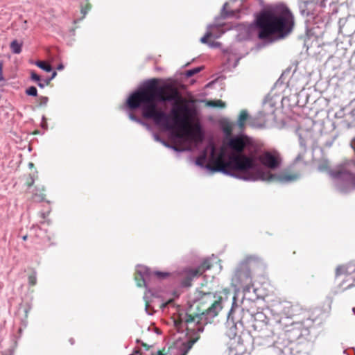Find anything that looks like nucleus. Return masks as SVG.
<instances>
[{"label":"nucleus","mask_w":355,"mask_h":355,"mask_svg":"<svg viewBox=\"0 0 355 355\" xmlns=\"http://www.w3.org/2000/svg\"><path fill=\"white\" fill-rule=\"evenodd\" d=\"M160 80L152 78L132 93L127 100L131 110L141 107L142 115L168 130L177 128V137L187 136L201 141L202 135L198 125L191 123V110L182 102L178 89L170 84L159 85Z\"/></svg>","instance_id":"nucleus-1"},{"label":"nucleus","mask_w":355,"mask_h":355,"mask_svg":"<svg viewBox=\"0 0 355 355\" xmlns=\"http://www.w3.org/2000/svg\"><path fill=\"white\" fill-rule=\"evenodd\" d=\"M255 25L258 38L261 40H279L292 33L295 19L286 5L277 3L261 10L256 17Z\"/></svg>","instance_id":"nucleus-2"},{"label":"nucleus","mask_w":355,"mask_h":355,"mask_svg":"<svg viewBox=\"0 0 355 355\" xmlns=\"http://www.w3.org/2000/svg\"><path fill=\"white\" fill-rule=\"evenodd\" d=\"M215 295L211 292L198 291L196 300V311H191V309L187 312L184 318L180 316V320L175 322L176 327L183 320L187 323L196 322L211 323L215 317L222 310V297L214 300Z\"/></svg>","instance_id":"nucleus-3"},{"label":"nucleus","mask_w":355,"mask_h":355,"mask_svg":"<svg viewBox=\"0 0 355 355\" xmlns=\"http://www.w3.org/2000/svg\"><path fill=\"white\" fill-rule=\"evenodd\" d=\"M206 167L214 172L230 173L232 171H247L254 167L253 159L245 155H230L227 161L225 159V151L221 149L218 153L212 146Z\"/></svg>","instance_id":"nucleus-4"},{"label":"nucleus","mask_w":355,"mask_h":355,"mask_svg":"<svg viewBox=\"0 0 355 355\" xmlns=\"http://www.w3.org/2000/svg\"><path fill=\"white\" fill-rule=\"evenodd\" d=\"M252 260L249 259L242 262L236 269L232 277V284L243 291H250L253 286L250 266Z\"/></svg>","instance_id":"nucleus-5"},{"label":"nucleus","mask_w":355,"mask_h":355,"mask_svg":"<svg viewBox=\"0 0 355 355\" xmlns=\"http://www.w3.org/2000/svg\"><path fill=\"white\" fill-rule=\"evenodd\" d=\"M330 175L336 180V187L343 192L355 188V174L345 169L331 171Z\"/></svg>","instance_id":"nucleus-6"},{"label":"nucleus","mask_w":355,"mask_h":355,"mask_svg":"<svg viewBox=\"0 0 355 355\" xmlns=\"http://www.w3.org/2000/svg\"><path fill=\"white\" fill-rule=\"evenodd\" d=\"M252 145V139L245 135H240L229 139L227 147L233 152L232 155H243L246 147Z\"/></svg>","instance_id":"nucleus-7"},{"label":"nucleus","mask_w":355,"mask_h":355,"mask_svg":"<svg viewBox=\"0 0 355 355\" xmlns=\"http://www.w3.org/2000/svg\"><path fill=\"white\" fill-rule=\"evenodd\" d=\"M260 162L266 167L275 169L279 166L282 159L279 153L274 151H265L259 157Z\"/></svg>","instance_id":"nucleus-8"},{"label":"nucleus","mask_w":355,"mask_h":355,"mask_svg":"<svg viewBox=\"0 0 355 355\" xmlns=\"http://www.w3.org/2000/svg\"><path fill=\"white\" fill-rule=\"evenodd\" d=\"M197 331H195V329L193 330L192 332H188L187 335L189 336V340L186 343H184V348L186 351L182 355H186L189 350L191 349L193 344L200 338V331H202L203 328L202 327H197Z\"/></svg>","instance_id":"nucleus-9"},{"label":"nucleus","mask_w":355,"mask_h":355,"mask_svg":"<svg viewBox=\"0 0 355 355\" xmlns=\"http://www.w3.org/2000/svg\"><path fill=\"white\" fill-rule=\"evenodd\" d=\"M45 189L43 186L35 187L31 191H29L31 193V199L34 201L42 202L45 199Z\"/></svg>","instance_id":"nucleus-10"},{"label":"nucleus","mask_w":355,"mask_h":355,"mask_svg":"<svg viewBox=\"0 0 355 355\" xmlns=\"http://www.w3.org/2000/svg\"><path fill=\"white\" fill-rule=\"evenodd\" d=\"M355 271V266L352 263L338 266L336 269V277L341 275L347 276Z\"/></svg>","instance_id":"nucleus-11"},{"label":"nucleus","mask_w":355,"mask_h":355,"mask_svg":"<svg viewBox=\"0 0 355 355\" xmlns=\"http://www.w3.org/2000/svg\"><path fill=\"white\" fill-rule=\"evenodd\" d=\"M211 264L209 260H205L197 268L193 269V277L202 275L207 270L210 269Z\"/></svg>","instance_id":"nucleus-12"},{"label":"nucleus","mask_w":355,"mask_h":355,"mask_svg":"<svg viewBox=\"0 0 355 355\" xmlns=\"http://www.w3.org/2000/svg\"><path fill=\"white\" fill-rule=\"evenodd\" d=\"M249 118L248 111L243 110L240 112V114L237 120V125L241 130H243L245 127V123Z\"/></svg>","instance_id":"nucleus-13"},{"label":"nucleus","mask_w":355,"mask_h":355,"mask_svg":"<svg viewBox=\"0 0 355 355\" xmlns=\"http://www.w3.org/2000/svg\"><path fill=\"white\" fill-rule=\"evenodd\" d=\"M297 173H283L280 175L279 180L282 182L295 181L298 178Z\"/></svg>","instance_id":"nucleus-14"},{"label":"nucleus","mask_w":355,"mask_h":355,"mask_svg":"<svg viewBox=\"0 0 355 355\" xmlns=\"http://www.w3.org/2000/svg\"><path fill=\"white\" fill-rule=\"evenodd\" d=\"M135 280L137 283V285L139 287L144 286L145 285V279L143 277L142 272L139 270H137L135 272Z\"/></svg>","instance_id":"nucleus-15"},{"label":"nucleus","mask_w":355,"mask_h":355,"mask_svg":"<svg viewBox=\"0 0 355 355\" xmlns=\"http://www.w3.org/2000/svg\"><path fill=\"white\" fill-rule=\"evenodd\" d=\"M196 277H193V269L189 270L187 277H186L182 282V285L185 287H190L192 284L193 279Z\"/></svg>","instance_id":"nucleus-16"},{"label":"nucleus","mask_w":355,"mask_h":355,"mask_svg":"<svg viewBox=\"0 0 355 355\" xmlns=\"http://www.w3.org/2000/svg\"><path fill=\"white\" fill-rule=\"evenodd\" d=\"M234 124L232 122H225L223 124V130L227 136H230L233 131Z\"/></svg>","instance_id":"nucleus-17"},{"label":"nucleus","mask_w":355,"mask_h":355,"mask_svg":"<svg viewBox=\"0 0 355 355\" xmlns=\"http://www.w3.org/2000/svg\"><path fill=\"white\" fill-rule=\"evenodd\" d=\"M22 44L19 43L17 40H14L10 43V49L12 53L19 54L21 51Z\"/></svg>","instance_id":"nucleus-18"},{"label":"nucleus","mask_w":355,"mask_h":355,"mask_svg":"<svg viewBox=\"0 0 355 355\" xmlns=\"http://www.w3.org/2000/svg\"><path fill=\"white\" fill-rule=\"evenodd\" d=\"M207 105L212 107L224 108L225 107V103L221 100L208 101Z\"/></svg>","instance_id":"nucleus-19"},{"label":"nucleus","mask_w":355,"mask_h":355,"mask_svg":"<svg viewBox=\"0 0 355 355\" xmlns=\"http://www.w3.org/2000/svg\"><path fill=\"white\" fill-rule=\"evenodd\" d=\"M36 65L45 71L50 72L52 71L51 66L44 61H37Z\"/></svg>","instance_id":"nucleus-20"},{"label":"nucleus","mask_w":355,"mask_h":355,"mask_svg":"<svg viewBox=\"0 0 355 355\" xmlns=\"http://www.w3.org/2000/svg\"><path fill=\"white\" fill-rule=\"evenodd\" d=\"M318 169L320 171H328L329 174H330V171H331V170H330L329 163L327 160H324V161L322 162L321 163H320V164L318 166Z\"/></svg>","instance_id":"nucleus-21"},{"label":"nucleus","mask_w":355,"mask_h":355,"mask_svg":"<svg viewBox=\"0 0 355 355\" xmlns=\"http://www.w3.org/2000/svg\"><path fill=\"white\" fill-rule=\"evenodd\" d=\"M87 2L86 5L81 8V13L83 15L82 18H84L85 15L87 14V12L91 10L92 8V4L89 2V0H86Z\"/></svg>","instance_id":"nucleus-22"},{"label":"nucleus","mask_w":355,"mask_h":355,"mask_svg":"<svg viewBox=\"0 0 355 355\" xmlns=\"http://www.w3.org/2000/svg\"><path fill=\"white\" fill-rule=\"evenodd\" d=\"M37 283L36 272L34 271L28 275V284L30 286H33Z\"/></svg>","instance_id":"nucleus-23"},{"label":"nucleus","mask_w":355,"mask_h":355,"mask_svg":"<svg viewBox=\"0 0 355 355\" xmlns=\"http://www.w3.org/2000/svg\"><path fill=\"white\" fill-rule=\"evenodd\" d=\"M34 182H35L34 177L31 175H29L26 179L25 184L26 185V187L30 189L32 186H33Z\"/></svg>","instance_id":"nucleus-24"},{"label":"nucleus","mask_w":355,"mask_h":355,"mask_svg":"<svg viewBox=\"0 0 355 355\" xmlns=\"http://www.w3.org/2000/svg\"><path fill=\"white\" fill-rule=\"evenodd\" d=\"M26 93L27 95L36 96L37 95V90L35 87H30L26 89Z\"/></svg>","instance_id":"nucleus-25"},{"label":"nucleus","mask_w":355,"mask_h":355,"mask_svg":"<svg viewBox=\"0 0 355 355\" xmlns=\"http://www.w3.org/2000/svg\"><path fill=\"white\" fill-rule=\"evenodd\" d=\"M212 37V33L210 31L207 32V33L200 39V42L203 44H209V39Z\"/></svg>","instance_id":"nucleus-26"},{"label":"nucleus","mask_w":355,"mask_h":355,"mask_svg":"<svg viewBox=\"0 0 355 355\" xmlns=\"http://www.w3.org/2000/svg\"><path fill=\"white\" fill-rule=\"evenodd\" d=\"M48 101H49V98L46 96H40L37 98V103L40 106L46 105Z\"/></svg>","instance_id":"nucleus-27"},{"label":"nucleus","mask_w":355,"mask_h":355,"mask_svg":"<svg viewBox=\"0 0 355 355\" xmlns=\"http://www.w3.org/2000/svg\"><path fill=\"white\" fill-rule=\"evenodd\" d=\"M200 71V67H197V68H195V69L187 71H186V76L187 77H191V76H193V75L196 74L197 73H198Z\"/></svg>","instance_id":"nucleus-28"},{"label":"nucleus","mask_w":355,"mask_h":355,"mask_svg":"<svg viewBox=\"0 0 355 355\" xmlns=\"http://www.w3.org/2000/svg\"><path fill=\"white\" fill-rule=\"evenodd\" d=\"M155 275L159 279H164L168 277L169 274L167 272L156 271L155 272Z\"/></svg>","instance_id":"nucleus-29"},{"label":"nucleus","mask_w":355,"mask_h":355,"mask_svg":"<svg viewBox=\"0 0 355 355\" xmlns=\"http://www.w3.org/2000/svg\"><path fill=\"white\" fill-rule=\"evenodd\" d=\"M31 79L35 82H40L41 80L40 76L34 71L31 72Z\"/></svg>","instance_id":"nucleus-30"},{"label":"nucleus","mask_w":355,"mask_h":355,"mask_svg":"<svg viewBox=\"0 0 355 355\" xmlns=\"http://www.w3.org/2000/svg\"><path fill=\"white\" fill-rule=\"evenodd\" d=\"M5 78L3 75V62L0 61V83L3 82Z\"/></svg>","instance_id":"nucleus-31"},{"label":"nucleus","mask_w":355,"mask_h":355,"mask_svg":"<svg viewBox=\"0 0 355 355\" xmlns=\"http://www.w3.org/2000/svg\"><path fill=\"white\" fill-rule=\"evenodd\" d=\"M205 159H206V154L205 153L203 155H202L201 157L198 158L196 162L199 165H202V162L205 160Z\"/></svg>","instance_id":"nucleus-32"},{"label":"nucleus","mask_w":355,"mask_h":355,"mask_svg":"<svg viewBox=\"0 0 355 355\" xmlns=\"http://www.w3.org/2000/svg\"><path fill=\"white\" fill-rule=\"evenodd\" d=\"M151 355H165V349H162L158 350L156 353L152 354Z\"/></svg>","instance_id":"nucleus-33"},{"label":"nucleus","mask_w":355,"mask_h":355,"mask_svg":"<svg viewBox=\"0 0 355 355\" xmlns=\"http://www.w3.org/2000/svg\"><path fill=\"white\" fill-rule=\"evenodd\" d=\"M209 45L211 47H217V46H219L220 45V44L219 42H211L209 43Z\"/></svg>","instance_id":"nucleus-34"},{"label":"nucleus","mask_w":355,"mask_h":355,"mask_svg":"<svg viewBox=\"0 0 355 355\" xmlns=\"http://www.w3.org/2000/svg\"><path fill=\"white\" fill-rule=\"evenodd\" d=\"M227 6H228V3H225V5L223 6V15H225V16L229 15L227 12H226V9H227Z\"/></svg>","instance_id":"nucleus-35"},{"label":"nucleus","mask_w":355,"mask_h":355,"mask_svg":"<svg viewBox=\"0 0 355 355\" xmlns=\"http://www.w3.org/2000/svg\"><path fill=\"white\" fill-rule=\"evenodd\" d=\"M51 80H52L51 78H48L44 80L43 81L46 85H50Z\"/></svg>","instance_id":"nucleus-36"},{"label":"nucleus","mask_w":355,"mask_h":355,"mask_svg":"<svg viewBox=\"0 0 355 355\" xmlns=\"http://www.w3.org/2000/svg\"><path fill=\"white\" fill-rule=\"evenodd\" d=\"M37 83L38 86H39L40 87H41V88H44L45 86H46V85H45V83H44V81H43V82H42V81L40 80V82H37Z\"/></svg>","instance_id":"nucleus-37"},{"label":"nucleus","mask_w":355,"mask_h":355,"mask_svg":"<svg viewBox=\"0 0 355 355\" xmlns=\"http://www.w3.org/2000/svg\"><path fill=\"white\" fill-rule=\"evenodd\" d=\"M23 28L24 30H26L28 28V26H27V21L26 20H24V26H23Z\"/></svg>","instance_id":"nucleus-38"},{"label":"nucleus","mask_w":355,"mask_h":355,"mask_svg":"<svg viewBox=\"0 0 355 355\" xmlns=\"http://www.w3.org/2000/svg\"><path fill=\"white\" fill-rule=\"evenodd\" d=\"M141 345L145 347L146 349H149L150 347L145 343H142Z\"/></svg>","instance_id":"nucleus-39"},{"label":"nucleus","mask_w":355,"mask_h":355,"mask_svg":"<svg viewBox=\"0 0 355 355\" xmlns=\"http://www.w3.org/2000/svg\"><path fill=\"white\" fill-rule=\"evenodd\" d=\"M57 75V73L56 71H53L51 76L50 77V78H51V80H53Z\"/></svg>","instance_id":"nucleus-40"},{"label":"nucleus","mask_w":355,"mask_h":355,"mask_svg":"<svg viewBox=\"0 0 355 355\" xmlns=\"http://www.w3.org/2000/svg\"><path fill=\"white\" fill-rule=\"evenodd\" d=\"M27 239H28V236H27V235H25V236H24L22 237V239H23L24 241H26V240H27Z\"/></svg>","instance_id":"nucleus-41"},{"label":"nucleus","mask_w":355,"mask_h":355,"mask_svg":"<svg viewBox=\"0 0 355 355\" xmlns=\"http://www.w3.org/2000/svg\"><path fill=\"white\" fill-rule=\"evenodd\" d=\"M148 303L146 302V310H148Z\"/></svg>","instance_id":"nucleus-42"},{"label":"nucleus","mask_w":355,"mask_h":355,"mask_svg":"<svg viewBox=\"0 0 355 355\" xmlns=\"http://www.w3.org/2000/svg\"><path fill=\"white\" fill-rule=\"evenodd\" d=\"M29 166H30V167H33V163H30Z\"/></svg>","instance_id":"nucleus-43"},{"label":"nucleus","mask_w":355,"mask_h":355,"mask_svg":"<svg viewBox=\"0 0 355 355\" xmlns=\"http://www.w3.org/2000/svg\"><path fill=\"white\" fill-rule=\"evenodd\" d=\"M62 66H59L58 69H62Z\"/></svg>","instance_id":"nucleus-44"},{"label":"nucleus","mask_w":355,"mask_h":355,"mask_svg":"<svg viewBox=\"0 0 355 355\" xmlns=\"http://www.w3.org/2000/svg\"><path fill=\"white\" fill-rule=\"evenodd\" d=\"M353 312L355 314V308L353 309Z\"/></svg>","instance_id":"nucleus-45"},{"label":"nucleus","mask_w":355,"mask_h":355,"mask_svg":"<svg viewBox=\"0 0 355 355\" xmlns=\"http://www.w3.org/2000/svg\"><path fill=\"white\" fill-rule=\"evenodd\" d=\"M131 118H132V119H135V116H131Z\"/></svg>","instance_id":"nucleus-46"}]
</instances>
